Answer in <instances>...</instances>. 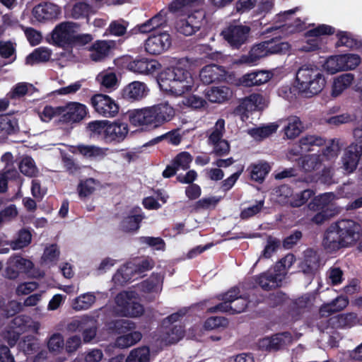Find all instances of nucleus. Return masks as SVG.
<instances>
[{
	"instance_id": "obj_1",
	"label": "nucleus",
	"mask_w": 362,
	"mask_h": 362,
	"mask_svg": "<svg viewBox=\"0 0 362 362\" xmlns=\"http://www.w3.org/2000/svg\"><path fill=\"white\" fill-rule=\"evenodd\" d=\"M188 59H182L175 66L163 71L158 78L160 89L176 98L196 92L199 82L197 76L188 70Z\"/></svg>"
},
{
	"instance_id": "obj_2",
	"label": "nucleus",
	"mask_w": 362,
	"mask_h": 362,
	"mask_svg": "<svg viewBox=\"0 0 362 362\" xmlns=\"http://www.w3.org/2000/svg\"><path fill=\"white\" fill-rule=\"evenodd\" d=\"M361 226L351 219H343L332 224L324 240L325 247L330 252L355 245L361 238Z\"/></svg>"
},
{
	"instance_id": "obj_3",
	"label": "nucleus",
	"mask_w": 362,
	"mask_h": 362,
	"mask_svg": "<svg viewBox=\"0 0 362 362\" xmlns=\"http://www.w3.org/2000/svg\"><path fill=\"white\" fill-rule=\"evenodd\" d=\"M325 85V77L317 65L304 64L296 71L295 87L299 93L306 98L318 94Z\"/></svg>"
},
{
	"instance_id": "obj_4",
	"label": "nucleus",
	"mask_w": 362,
	"mask_h": 362,
	"mask_svg": "<svg viewBox=\"0 0 362 362\" xmlns=\"http://www.w3.org/2000/svg\"><path fill=\"white\" fill-rule=\"evenodd\" d=\"M290 45L286 42L272 40L262 42L255 45L246 55H243L235 62L236 64L255 65L262 58L272 54L286 53Z\"/></svg>"
},
{
	"instance_id": "obj_5",
	"label": "nucleus",
	"mask_w": 362,
	"mask_h": 362,
	"mask_svg": "<svg viewBox=\"0 0 362 362\" xmlns=\"http://www.w3.org/2000/svg\"><path fill=\"white\" fill-rule=\"evenodd\" d=\"M138 293L134 291H124L118 293L115 298V313L122 317H138L144 313V308L136 300Z\"/></svg>"
},
{
	"instance_id": "obj_6",
	"label": "nucleus",
	"mask_w": 362,
	"mask_h": 362,
	"mask_svg": "<svg viewBox=\"0 0 362 362\" xmlns=\"http://www.w3.org/2000/svg\"><path fill=\"white\" fill-rule=\"evenodd\" d=\"M339 147L338 142L332 141L322 153L308 154L304 156L301 161V167L305 172H313L318 170L326 160H330L337 157Z\"/></svg>"
},
{
	"instance_id": "obj_7",
	"label": "nucleus",
	"mask_w": 362,
	"mask_h": 362,
	"mask_svg": "<svg viewBox=\"0 0 362 362\" xmlns=\"http://www.w3.org/2000/svg\"><path fill=\"white\" fill-rule=\"evenodd\" d=\"M238 288H233L226 292L222 298L223 303L210 308L209 312H226L230 314L243 312L247 305V300L239 295Z\"/></svg>"
},
{
	"instance_id": "obj_8",
	"label": "nucleus",
	"mask_w": 362,
	"mask_h": 362,
	"mask_svg": "<svg viewBox=\"0 0 362 362\" xmlns=\"http://www.w3.org/2000/svg\"><path fill=\"white\" fill-rule=\"evenodd\" d=\"M79 25L73 22H63L52 32V44L62 47H69L75 33H78Z\"/></svg>"
},
{
	"instance_id": "obj_9",
	"label": "nucleus",
	"mask_w": 362,
	"mask_h": 362,
	"mask_svg": "<svg viewBox=\"0 0 362 362\" xmlns=\"http://www.w3.org/2000/svg\"><path fill=\"white\" fill-rule=\"evenodd\" d=\"M129 118L131 124L139 127L141 130L158 128L151 106L130 112Z\"/></svg>"
},
{
	"instance_id": "obj_10",
	"label": "nucleus",
	"mask_w": 362,
	"mask_h": 362,
	"mask_svg": "<svg viewBox=\"0 0 362 362\" xmlns=\"http://www.w3.org/2000/svg\"><path fill=\"white\" fill-rule=\"evenodd\" d=\"M90 103L95 111L105 117H114L119 112V105L110 96L95 94L90 98Z\"/></svg>"
},
{
	"instance_id": "obj_11",
	"label": "nucleus",
	"mask_w": 362,
	"mask_h": 362,
	"mask_svg": "<svg viewBox=\"0 0 362 362\" xmlns=\"http://www.w3.org/2000/svg\"><path fill=\"white\" fill-rule=\"evenodd\" d=\"M250 33V28L244 25H230L221 33L223 38L235 48H239L246 43Z\"/></svg>"
},
{
	"instance_id": "obj_12",
	"label": "nucleus",
	"mask_w": 362,
	"mask_h": 362,
	"mask_svg": "<svg viewBox=\"0 0 362 362\" xmlns=\"http://www.w3.org/2000/svg\"><path fill=\"white\" fill-rule=\"evenodd\" d=\"M61 121L65 123H77L83 120L88 112L84 104L78 102H69L60 106Z\"/></svg>"
},
{
	"instance_id": "obj_13",
	"label": "nucleus",
	"mask_w": 362,
	"mask_h": 362,
	"mask_svg": "<svg viewBox=\"0 0 362 362\" xmlns=\"http://www.w3.org/2000/svg\"><path fill=\"white\" fill-rule=\"evenodd\" d=\"M171 42L167 32L152 34L145 42V49L151 54H160L169 49Z\"/></svg>"
},
{
	"instance_id": "obj_14",
	"label": "nucleus",
	"mask_w": 362,
	"mask_h": 362,
	"mask_svg": "<svg viewBox=\"0 0 362 362\" xmlns=\"http://www.w3.org/2000/svg\"><path fill=\"white\" fill-rule=\"evenodd\" d=\"M60 14V7L49 1L41 2L35 6L32 10L33 17L41 23L57 19Z\"/></svg>"
},
{
	"instance_id": "obj_15",
	"label": "nucleus",
	"mask_w": 362,
	"mask_h": 362,
	"mask_svg": "<svg viewBox=\"0 0 362 362\" xmlns=\"http://www.w3.org/2000/svg\"><path fill=\"white\" fill-rule=\"evenodd\" d=\"M325 139L316 135H305L303 136L299 141V148L298 149H291L287 154V158L289 160L292 159L293 156H297L300 153H305L310 151H316L317 153H322L321 146L325 144Z\"/></svg>"
},
{
	"instance_id": "obj_16",
	"label": "nucleus",
	"mask_w": 362,
	"mask_h": 362,
	"mask_svg": "<svg viewBox=\"0 0 362 362\" xmlns=\"http://www.w3.org/2000/svg\"><path fill=\"white\" fill-rule=\"evenodd\" d=\"M163 276L153 274L148 279L139 285V290L144 293L143 296L148 300H155L160 293L163 288Z\"/></svg>"
},
{
	"instance_id": "obj_17",
	"label": "nucleus",
	"mask_w": 362,
	"mask_h": 362,
	"mask_svg": "<svg viewBox=\"0 0 362 362\" xmlns=\"http://www.w3.org/2000/svg\"><path fill=\"white\" fill-rule=\"evenodd\" d=\"M204 16L202 13L195 12L181 18L177 23V30L179 33L190 36L197 33L202 26Z\"/></svg>"
},
{
	"instance_id": "obj_18",
	"label": "nucleus",
	"mask_w": 362,
	"mask_h": 362,
	"mask_svg": "<svg viewBox=\"0 0 362 362\" xmlns=\"http://www.w3.org/2000/svg\"><path fill=\"white\" fill-rule=\"evenodd\" d=\"M33 267V262L19 256L11 257L6 268V275L9 279H15L20 272L28 273Z\"/></svg>"
},
{
	"instance_id": "obj_19",
	"label": "nucleus",
	"mask_w": 362,
	"mask_h": 362,
	"mask_svg": "<svg viewBox=\"0 0 362 362\" xmlns=\"http://www.w3.org/2000/svg\"><path fill=\"white\" fill-rule=\"evenodd\" d=\"M362 155V144H351L345 151L342 157V167L347 173H352L358 165L359 158Z\"/></svg>"
},
{
	"instance_id": "obj_20",
	"label": "nucleus",
	"mask_w": 362,
	"mask_h": 362,
	"mask_svg": "<svg viewBox=\"0 0 362 362\" xmlns=\"http://www.w3.org/2000/svg\"><path fill=\"white\" fill-rule=\"evenodd\" d=\"M127 68L136 74H151L160 68V64L156 60L141 59L129 62Z\"/></svg>"
},
{
	"instance_id": "obj_21",
	"label": "nucleus",
	"mask_w": 362,
	"mask_h": 362,
	"mask_svg": "<svg viewBox=\"0 0 362 362\" xmlns=\"http://www.w3.org/2000/svg\"><path fill=\"white\" fill-rule=\"evenodd\" d=\"M334 28L327 25H320L317 28L306 33V37L310 39L308 40V45L303 49L307 52L317 49L320 46V36L324 35H331L334 33Z\"/></svg>"
},
{
	"instance_id": "obj_22",
	"label": "nucleus",
	"mask_w": 362,
	"mask_h": 362,
	"mask_svg": "<svg viewBox=\"0 0 362 362\" xmlns=\"http://www.w3.org/2000/svg\"><path fill=\"white\" fill-rule=\"evenodd\" d=\"M226 71L222 67L215 64H210L203 67L199 72L200 80L205 84L226 79Z\"/></svg>"
},
{
	"instance_id": "obj_23",
	"label": "nucleus",
	"mask_w": 362,
	"mask_h": 362,
	"mask_svg": "<svg viewBox=\"0 0 362 362\" xmlns=\"http://www.w3.org/2000/svg\"><path fill=\"white\" fill-rule=\"evenodd\" d=\"M273 77V73L267 70H259L246 74L240 79L245 86H260L267 83Z\"/></svg>"
},
{
	"instance_id": "obj_24",
	"label": "nucleus",
	"mask_w": 362,
	"mask_h": 362,
	"mask_svg": "<svg viewBox=\"0 0 362 362\" xmlns=\"http://www.w3.org/2000/svg\"><path fill=\"white\" fill-rule=\"evenodd\" d=\"M114 46L112 41L97 40L89 47V57L94 62H100L108 56Z\"/></svg>"
},
{
	"instance_id": "obj_25",
	"label": "nucleus",
	"mask_w": 362,
	"mask_h": 362,
	"mask_svg": "<svg viewBox=\"0 0 362 362\" xmlns=\"http://www.w3.org/2000/svg\"><path fill=\"white\" fill-rule=\"evenodd\" d=\"M158 127L170 122L175 117V109L168 103H162L151 106Z\"/></svg>"
},
{
	"instance_id": "obj_26",
	"label": "nucleus",
	"mask_w": 362,
	"mask_h": 362,
	"mask_svg": "<svg viewBox=\"0 0 362 362\" xmlns=\"http://www.w3.org/2000/svg\"><path fill=\"white\" fill-rule=\"evenodd\" d=\"M268 103L267 98L264 95L253 93L242 100L239 108L247 112L261 110L267 106Z\"/></svg>"
},
{
	"instance_id": "obj_27",
	"label": "nucleus",
	"mask_w": 362,
	"mask_h": 362,
	"mask_svg": "<svg viewBox=\"0 0 362 362\" xmlns=\"http://www.w3.org/2000/svg\"><path fill=\"white\" fill-rule=\"evenodd\" d=\"M96 295H101L102 297L107 298V294L101 292L92 293L88 292L81 294L73 299L71 308L76 311L86 310L90 308L96 300Z\"/></svg>"
},
{
	"instance_id": "obj_28",
	"label": "nucleus",
	"mask_w": 362,
	"mask_h": 362,
	"mask_svg": "<svg viewBox=\"0 0 362 362\" xmlns=\"http://www.w3.org/2000/svg\"><path fill=\"white\" fill-rule=\"evenodd\" d=\"M128 125L126 123L110 122L105 130L107 141H121L128 134Z\"/></svg>"
},
{
	"instance_id": "obj_29",
	"label": "nucleus",
	"mask_w": 362,
	"mask_h": 362,
	"mask_svg": "<svg viewBox=\"0 0 362 362\" xmlns=\"http://www.w3.org/2000/svg\"><path fill=\"white\" fill-rule=\"evenodd\" d=\"M354 80L352 74H343L333 78L331 95L337 98L341 95L344 90L350 87Z\"/></svg>"
},
{
	"instance_id": "obj_30",
	"label": "nucleus",
	"mask_w": 362,
	"mask_h": 362,
	"mask_svg": "<svg viewBox=\"0 0 362 362\" xmlns=\"http://www.w3.org/2000/svg\"><path fill=\"white\" fill-rule=\"evenodd\" d=\"M148 93L145 83L134 81L127 86L123 90V97L127 100H138L144 98Z\"/></svg>"
},
{
	"instance_id": "obj_31",
	"label": "nucleus",
	"mask_w": 362,
	"mask_h": 362,
	"mask_svg": "<svg viewBox=\"0 0 362 362\" xmlns=\"http://www.w3.org/2000/svg\"><path fill=\"white\" fill-rule=\"evenodd\" d=\"M272 269L257 276L256 281L264 290H271L281 285L282 280Z\"/></svg>"
},
{
	"instance_id": "obj_32",
	"label": "nucleus",
	"mask_w": 362,
	"mask_h": 362,
	"mask_svg": "<svg viewBox=\"0 0 362 362\" xmlns=\"http://www.w3.org/2000/svg\"><path fill=\"white\" fill-rule=\"evenodd\" d=\"M134 269L132 261L128 262L117 270L112 277V281L115 284L122 286L131 280L136 279L138 274Z\"/></svg>"
},
{
	"instance_id": "obj_33",
	"label": "nucleus",
	"mask_w": 362,
	"mask_h": 362,
	"mask_svg": "<svg viewBox=\"0 0 362 362\" xmlns=\"http://www.w3.org/2000/svg\"><path fill=\"white\" fill-rule=\"evenodd\" d=\"M205 95L211 103H221L228 100L232 95L231 90L225 86H214L206 90Z\"/></svg>"
},
{
	"instance_id": "obj_34",
	"label": "nucleus",
	"mask_w": 362,
	"mask_h": 362,
	"mask_svg": "<svg viewBox=\"0 0 362 362\" xmlns=\"http://www.w3.org/2000/svg\"><path fill=\"white\" fill-rule=\"evenodd\" d=\"M334 199V195L332 193H325L316 197L308 205V208L313 211L327 210V211L335 212L338 211L332 209L331 204Z\"/></svg>"
},
{
	"instance_id": "obj_35",
	"label": "nucleus",
	"mask_w": 362,
	"mask_h": 362,
	"mask_svg": "<svg viewBox=\"0 0 362 362\" xmlns=\"http://www.w3.org/2000/svg\"><path fill=\"white\" fill-rule=\"evenodd\" d=\"M183 334L184 332L181 326H163L160 340L165 345L172 344L180 341Z\"/></svg>"
},
{
	"instance_id": "obj_36",
	"label": "nucleus",
	"mask_w": 362,
	"mask_h": 362,
	"mask_svg": "<svg viewBox=\"0 0 362 362\" xmlns=\"http://www.w3.org/2000/svg\"><path fill=\"white\" fill-rule=\"evenodd\" d=\"M348 304L349 300L346 297L339 296L331 303L322 305L320 308V313L322 317H327L334 313L342 310Z\"/></svg>"
},
{
	"instance_id": "obj_37",
	"label": "nucleus",
	"mask_w": 362,
	"mask_h": 362,
	"mask_svg": "<svg viewBox=\"0 0 362 362\" xmlns=\"http://www.w3.org/2000/svg\"><path fill=\"white\" fill-rule=\"evenodd\" d=\"M52 57V50L45 47H40L35 49L32 53L28 54L25 59V64L33 65L35 64L46 62Z\"/></svg>"
},
{
	"instance_id": "obj_38",
	"label": "nucleus",
	"mask_w": 362,
	"mask_h": 362,
	"mask_svg": "<svg viewBox=\"0 0 362 362\" xmlns=\"http://www.w3.org/2000/svg\"><path fill=\"white\" fill-rule=\"evenodd\" d=\"M285 122L284 130L286 136L288 139H294L298 136L303 131V124L300 119L296 116L288 117Z\"/></svg>"
},
{
	"instance_id": "obj_39",
	"label": "nucleus",
	"mask_w": 362,
	"mask_h": 362,
	"mask_svg": "<svg viewBox=\"0 0 362 362\" xmlns=\"http://www.w3.org/2000/svg\"><path fill=\"white\" fill-rule=\"evenodd\" d=\"M100 187L98 180L93 178H88L80 182L78 186V193L81 199L90 197Z\"/></svg>"
},
{
	"instance_id": "obj_40",
	"label": "nucleus",
	"mask_w": 362,
	"mask_h": 362,
	"mask_svg": "<svg viewBox=\"0 0 362 362\" xmlns=\"http://www.w3.org/2000/svg\"><path fill=\"white\" fill-rule=\"evenodd\" d=\"M279 125L270 123L267 125L248 129L247 133L255 140H262L276 132Z\"/></svg>"
},
{
	"instance_id": "obj_41",
	"label": "nucleus",
	"mask_w": 362,
	"mask_h": 362,
	"mask_svg": "<svg viewBox=\"0 0 362 362\" xmlns=\"http://www.w3.org/2000/svg\"><path fill=\"white\" fill-rule=\"evenodd\" d=\"M64 339L62 334L54 333L47 340V347L53 355L60 354L64 349Z\"/></svg>"
},
{
	"instance_id": "obj_42",
	"label": "nucleus",
	"mask_w": 362,
	"mask_h": 362,
	"mask_svg": "<svg viewBox=\"0 0 362 362\" xmlns=\"http://www.w3.org/2000/svg\"><path fill=\"white\" fill-rule=\"evenodd\" d=\"M106 327L112 333L121 334L134 329L136 325L129 320L121 319L108 322Z\"/></svg>"
},
{
	"instance_id": "obj_43",
	"label": "nucleus",
	"mask_w": 362,
	"mask_h": 362,
	"mask_svg": "<svg viewBox=\"0 0 362 362\" xmlns=\"http://www.w3.org/2000/svg\"><path fill=\"white\" fill-rule=\"evenodd\" d=\"M141 337L142 335L140 332L134 331L118 337L115 340V346L121 349L128 348L139 342Z\"/></svg>"
},
{
	"instance_id": "obj_44",
	"label": "nucleus",
	"mask_w": 362,
	"mask_h": 362,
	"mask_svg": "<svg viewBox=\"0 0 362 362\" xmlns=\"http://www.w3.org/2000/svg\"><path fill=\"white\" fill-rule=\"evenodd\" d=\"M276 202L281 204H290L294 202V196L291 187L287 185H281L276 188L273 194Z\"/></svg>"
},
{
	"instance_id": "obj_45",
	"label": "nucleus",
	"mask_w": 362,
	"mask_h": 362,
	"mask_svg": "<svg viewBox=\"0 0 362 362\" xmlns=\"http://www.w3.org/2000/svg\"><path fill=\"white\" fill-rule=\"evenodd\" d=\"M150 349L147 346H141L132 349L125 362H150Z\"/></svg>"
},
{
	"instance_id": "obj_46",
	"label": "nucleus",
	"mask_w": 362,
	"mask_h": 362,
	"mask_svg": "<svg viewBox=\"0 0 362 362\" xmlns=\"http://www.w3.org/2000/svg\"><path fill=\"white\" fill-rule=\"evenodd\" d=\"M295 260L296 259L293 255L288 254L278 262L272 269L274 273L278 276H280L279 278L283 281L288 270L293 265Z\"/></svg>"
},
{
	"instance_id": "obj_47",
	"label": "nucleus",
	"mask_w": 362,
	"mask_h": 362,
	"mask_svg": "<svg viewBox=\"0 0 362 362\" xmlns=\"http://www.w3.org/2000/svg\"><path fill=\"white\" fill-rule=\"evenodd\" d=\"M97 81L107 89L115 90L118 86V80L116 74L112 71H104L97 76Z\"/></svg>"
},
{
	"instance_id": "obj_48",
	"label": "nucleus",
	"mask_w": 362,
	"mask_h": 362,
	"mask_svg": "<svg viewBox=\"0 0 362 362\" xmlns=\"http://www.w3.org/2000/svg\"><path fill=\"white\" fill-rule=\"evenodd\" d=\"M76 150L84 157L91 159L101 158L106 154V149L95 146L78 145L76 146Z\"/></svg>"
},
{
	"instance_id": "obj_49",
	"label": "nucleus",
	"mask_w": 362,
	"mask_h": 362,
	"mask_svg": "<svg viewBox=\"0 0 362 362\" xmlns=\"http://www.w3.org/2000/svg\"><path fill=\"white\" fill-rule=\"evenodd\" d=\"M19 347L26 355H31L40 349V344L37 338L29 335L20 341Z\"/></svg>"
},
{
	"instance_id": "obj_50",
	"label": "nucleus",
	"mask_w": 362,
	"mask_h": 362,
	"mask_svg": "<svg viewBox=\"0 0 362 362\" xmlns=\"http://www.w3.org/2000/svg\"><path fill=\"white\" fill-rule=\"evenodd\" d=\"M250 177L256 182H262L270 170L267 163L253 164L250 166Z\"/></svg>"
},
{
	"instance_id": "obj_51",
	"label": "nucleus",
	"mask_w": 362,
	"mask_h": 362,
	"mask_svg": "<svg viewBox=\"0 0 362 362\" xmlns=\"http://www.w3.org/2000/svg\"><path fill=\"white\" fill-rule=\"evenodd\" d=\"M13 323L16 327H25L36 334L38 333L41 327L40 322L32 320L28 317L24 315L16 317L13 320Z\"/></svg>"
},
{
	"instance_id": "obj_52",
	"label": "nucleus",
	"mask_w": 362,
	"mask_h": 362,
	"mask_svg": "<svg viewBox=\"0 0 362 362\" xmlns=\"http://www.w3.org/2000/svg\"><path fill=\"white\" fill-rule=\"evenodd\" d=\"M98 320L95 316H89V322L83 328V339L85 343H89L94 339L97 334Z\"/></svg>"
},
{
	"instance_id": "obj_53",
	"label": "nucleus",
	"mask_w": 362,
	"mask_h": 362,
	"mask_svg": "<svg viewBox=\"0 0 362 362\" xmlns=\"http://www.w3.org/2000/svg\"><path fill=\"white\" fill-rule=\"evenodd\" d=\"M197 0H174L169 5V10L175 13H187Z\"/></svg>"
},
{
	"instance_id": "obj_54",
	"label": "nucleus",
	"mask_w": 362,
	"mask_h": 362,
	"mask_svg": "<svg viewBox=\"0 0 362 362\" xmlns=\"http://www.w3.org/2000/svg\"><path fill=\"white\" fill-rule=\"evenodd\" d=\"M59 250L56 245H50L45 247L42 257V263L45 265H53L59 259Z\"/></svg>"
},
{
	"instance_id": "obj_55",
	"label": "nucleus",
	"mask_w": 362,
	"mask_h": 362,
	"mask_svg": "<svg viewBox=\"0 0 362 362\" xmlns=\"http://www.w3.org/2000/svg\"><path fill=\"white\" fill-rule=\"evenodd\" d=\"M305 28V22L302 21L299 18H296L293 23H286L284 25H276L274 28H271L269 30H277L281 29V32H283L285 35H288L291 33H294L296 32H300Z\"/></svg>"
},
{
	"instance_id": "obj_56",
	"label": "nucleus",
	"mask_w": 362,
	"mask_h": 362,
	"mask_svg": "<svg viewBox=\"0 0 362 362\" xmlns=\"http://www.w3.org/2000/svg\"><path fill=\"white\" fill-rule=\"evenodd\" d=\"M342 71L355 69L361 62V57L354 54H339Z\"/></svg>"
},
{
	"instance_id": "obj_57",
	"label": "nucleus",
	"mask_w": 362,
	"mask_h": 362,
	"mask_svg": "<svg viewBox=\"0 0 362 362\" xmlns=\"http://www.w3.org/2000/svg\"><path fill=\"white\" fill-rule=\"evenodd\" d=\"M271 337V343L274 346V351H277L290 344L293 341L292 335L288 332H283L273 335Z\"/></svg>"
},
{
	"instance_id": "obj_58",
	"label": "nucleus",
	"mask_w": 362,
	"mask_h": 362,
	"mask_svg": "<svg viewBox=\"0 0 362 362\" xmlns=\"http://www.w3.org/2000/svg\"><path fill=\"white\" fill-rule=\"evenodd\" d=\"M143 218L140 214L129 216L122 220L120 228L124 232L136 230L139 229V223Z\"/></svg>"
},
{
	"instance_id": "obj_59",
	"label": "nucleus",
	"mask_w": 362,
	"mask_h": 362,
	"mask_svg": "<svg viewBox=\"0 0 362 362\" xmlns=\"http://www.w3.org/2000/svg\"><path fill=\"white\" fill-rule=\"evenodd\" d=\"M225 132V121L219 119L215 123V125L210 129L208 143L217 142L223 139Z\"/></svg>"
},
{
	"instance_id": "obj_60",
	"label": "nucleus",
	"mask_w": 362,
	"mask_h": 362,
	"mask_svg": "<svg viewBox=\"0 0 362 362\" xmlns=\"http://www.w3.org/2000/svg\"><path fill=\"white\" fill-rule=\"evenodd\" d=\"M1 125V134H11L18 129V120L10 116L0 117Z\"/></svg>"
},
{
	"instance_id": "obj_61",
	"label": "nucleus",
	"mask_w": 362,
	"mask_h": 362,
	"mask_svg": "<svg viewBox=\"0 0 362 362\" xmlns=\"http://www.w3.org/2000/svg\"><path fill=\"white\" fill-rule=\"evenodd\" d=\"M338 37V41L337 42V46H345L349 48L355 49L359 48L361 44L357 42L350 33L346 32H339L337 34Z\"/></svg>"
},
{
	"instance_id": "obj_62",
	"label": "nucleus",
	"mask_w": 362,
	"mask_h": 362,
	"mask_svg": "<svg viewBox=\"0 0 362 362\" xmlns=\"http://www.w3.org/2000/svg\"><path fill=\"white\" fill-rule=\"evenodd\" d=\"M339 55L328 57L322 64L323 69L329 74L342 71Z\"/></svg>"
},
{
	"instance_id": "obj_63",
	"label": "nucleus",
	"mask_w": 362,
	"mask_h": 362,
	"mask_svg": "<svg viewBox=\"0 0 362 362\" xmlns=\"http://www.w3.org/2000/svg\"><path fill=\"white\" fill-rule=\"evenodd\" d=\"M19 168L21 172L26 176L33 177L37 173L35 163L31 157L26 156L22 158Z\"/></svg>"
},
{
	"instance_id": "obj_64",
	"label": "nucleus",
	"mask_w": 362,
	"mask_h": 362,
	"mask_svg": "<svg viewBox=\"0 0 362 362\" xmlns=\"http://www.w3.org/2000/svg\"><path fill=\"white\" fill-rule=\"evenodd\" d=\"M318 266V257L316 253L313 251H307L305 253V259L301 265V268L304 273L312 272L316 269Z\"/></svg>"
}]
</instances>
